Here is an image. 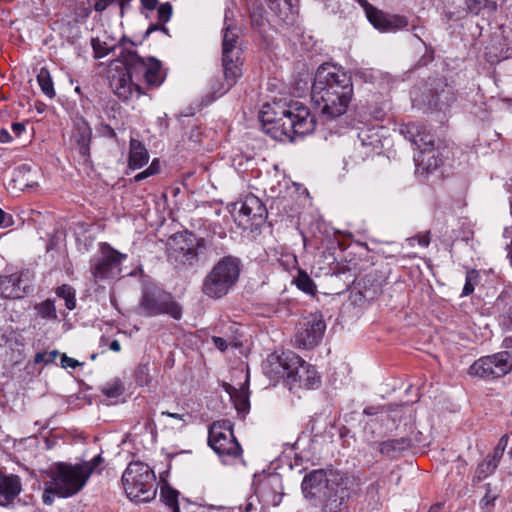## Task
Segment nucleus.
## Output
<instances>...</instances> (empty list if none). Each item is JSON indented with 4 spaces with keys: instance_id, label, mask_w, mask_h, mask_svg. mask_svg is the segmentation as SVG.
I'll return each instance as SVG.
<instances>
[{
    "instance_id": "nucleus-1",
    "label": "nucleus",
    "mask_w": 512,
    "mask_h": 512,
    "mask_svg": "<svg viewBox=\"0 0 512 512\" xmlns=\"http://www.w3.org/2000/svg\"><path fill=\"white\" fill-rule=\"evenodd\" d=\"M362 480L357 473L313 470L303 478L301 488L306 498H316L322 512H345L347 503L361 493Z\"/></svg>"
},
{
    "instance_id": "nucleus-2",
    "label": "nucleus",
    "mask_w": 512,
    "mask_h": 512,
    "mask_svg": "<svg viewBox=\"0 0 512 512\" xmlns=\"http://www.w3.org/2000/svg\"><path fill=\"white\" fill-rule=\"evenodd\" d=\"M351 76L340 66L332 63L320 65L314 75L311 100L325 120L344 115L353 98Z\"/></svg>"
},
{
    "instance_id": "nucleus-3",
    "label": "nucleus",
    "mask_w": 512,
    "mask_h": 512,
    "mask_svg": "<svg viewBox=\"0 0 512 512\" xmlns=\"http://www.w3.org/2000/svg\"><path fill=\"white\" fill-rule=\"evenodd\" d=\"M259 118L265 133L281 141H293L296 136L307 135L315 129L314 116L298 101L264 104Z\"/></svg>"
},
{
    "instance_id": "nucleus-4",
    "label": "nucleus",
    "mask_w": 512,
    "mask_h": 512,
    "mask_svg": "<svg viewBox=\"0 0 512 512\" xmlns=\"http://www.w3.org/2000/svg\"><path fill=\"white\" fill-rule=\"evenodd\" d=\"M93 472L88 463H57L50 470V480L45 483L43 502L51 505L55 496L68 498L79 493L86 485Z\"/></svg>"
},
{
    "instance_id": "nucleus-5",
    "label": "nucleus",
    "mask_w": 512,
    "mask_h": 512,
    "mask_svg": "<svg viewBox=\"0 0 512 512\" xmlns=\"http://www.w3.org/2000/svg\"><path fill=\"white\" fill-rule=\"evenodd\" d=\"M267 363L271 367V372L287 379L290 389H310L320 383L316 368L295 354L285 358L272 354L268 357Z\"/></svg>"
},
{
    "instance_id": "nucleus-6",
    "label": "nucleus",
    "mask_w": 512,
    "mask_h": 512,
    "mask_svg": "<svg viewBox=\"0 0 512 512\" xmlns=\"http://www.w3.org/2000/svg\"><path fill=\"white\" fill-rule=\"evenodd\" d=\"M240 271L241 262L237 257L221 258L203 279V294L211 299L223 298L238 282Z\"/></svg>"
},
{
    "instance_id": "nucleus-7",
    "label": "nucleus",
    "mask_w": 512,
    "mask_h": 512,
    "mask_svg": "<svg viewBox=\"0 0 512 512\" xmlns=\"http://www.w3.org/2000/svg\"><path fill=\"white\" fill-rule=\"evenodd\" d=\"M126 495L131 500L148 502L155 498L157 492L154 471L145 463H129L121 478Z\"/></svg>"
},
{
    "instance_id": "nucleus-8",
    "label": "nucleus",
    "mask_w": 512,
    "mask_h": 512,
    "mask_svg": "<svg viewBox=\"0 0 512 512\" xmlns=\"http://www.w3.org/2000/svg\"><path fill=\"white\" fill-rule=\"evenodd\" d=\"M208 444L223 464L243 462L242 448L233 434L230 421L222 420L211 424L208 431Z\"/></svg>"
},
{
    "instance_id": "nucleus-9",
    "label": "nucleus",
    "mask_w": 512,
    "mask_h": 512,
    "mask_svg": "<svg viewBox=\"0 0 512 512\" xmlns=\"http://www.w3.org/2000/svg\"><path fill=\"white\" fill-rule=\"evenodd\" d=\"M238 40L237 28L230 25L225 27L222 40V66L228 79L227 88L243 75L242 49Z\"/></svg>"
},
{
    "instance_id": "nucleus-10",
    "label": "nucleus",
    "mask_w": 512,
    "mask_h": 512,
    "mask_svg": "<svg viewBox=\"0 0 512 512\" xmlns=\"http://www.w3.org/2000/svg\"><path fill=\"white\" fill-rule=\"evenodd\" d=\"M116 62L128 65L130 69L135 71L136 75L142 73L148 86L158 87L165 79L161 62L158 59L154 57H141L133 49H123L119 52Z\"/></svg>"
},
{
    "instance_id": "nucleus-11",
    "label": "nucleus",
    "mask_w": 512,
    "mask_h": 512,
    "mask_svg": "<svg viewBox=\"0 0 512 512\" xmlns=\"http://www.w3.org/2000/svg\"><path fill=\"white\" fill-rule=\"evenodd\" d=\"M127 255L120 253L109 244L103 243L100 246L99 254L90 260V271L95 281L116 279L122 272V263Z\"/></svg>"
},
{
    "instance_id": "nucleus-12",
    "label": "nucleus",
    "mask_w": 512,
    "mask_h": 512,
    "mask_svg": "<svg viewBox=\"0 0 512 512\" xmlns=\"http://www.w3.org/2000/svg\"><path fill=\"white\" fill-rule=\"evenodd\" d=\"M512 372V353L497 352L476 360L468 369L470 376L485 380L501 378Z\"/></svg>"
},
{
    "instance_id": "nucleus-13",
    "label": "nucleus",
    "mask_w": 512,
    "mask_h": 512,
    "mask_svg": "<svg viewBox=\"0 0 512 512\" xmlns=\"http://www.w3.org/2000/svg\"><path fill=\"white\" fill-rule=\"evenodd\" d=\"M140 306L149 316L165 314L176 320L182 316V309L178 303L172 301L169 294L156 286L144 288Z\"/></svg>"
},
{
    "instance_id": "nucleus-14",
    "label": "nucleus",
    "mask_w": 512,
    "mask_h": 512,
    "mask_svg": "<svg viewBox=\"0 0 512 512\" xmlns=\"http://www.w3.org/2000/svg\"><path fill=\"white\" fill-rule=\"evenodd\" d=\"M204 247L205 240H196L192 234L188 236L183 234L175 235L172 239L168 257L180 265L193 266L198 262L197 248Z\"/></svg>"
},
{
    "instance_id": "nucleus-15",
    "label": "nucleus",
    "mask_w": 512,
    "mask_h": 512,
    "mask_svg": "<svg viewBox=\"0 0 512 512\" xmlns=\"http://www.w3.org/2000/svg\"><path fill=\"white\" fill-rule=\"evenodd\" d=\"M325 331V322H297L292 343L299 349H313L321 343Z\"/></svg>"
},
{
    "instance_id": "nucleus-16",
    "label": "nucleus",
    "mask_w": 512,
    "mask_h": 512,
    "mask_svg": "<svg viewBox=\"0 0 512 512\" xmlns=\"http://www.w3.org/2000/svg\"><path fill=\"white\" fill-rule=\"evenodd\" d=\"M135 75L133 69H130L128 65H123L121 70H117L116 73L109 76L110 87L117 97L126 101L132 97L134 92L138 95L143 94L141 86L133 80Z\"/></svg>"
},
{
    "instance_id": "nucleus-17",
    "label": "nucleus",
    "mask_w": 512,
    "mask_h": 512,
    "mask_svg": "<svg viewBox=\"0 0 512 512\" xmlns=\"http://www.w3.org/2000/svg\"><path fill=\"white\" fill-rule=\"evenodd\" d=\"M360 4L364 8L369 22L382 32H394L408 25L404 16L385 14L369 4L367 0H360Z\"/></svg>"
},
{
    "instance_id": "nucleus-18",
    "label": "nucleus",
    "mask_w": 512,
    "mask_h": 512,
    "mask_svg": "<svg viewBox=\"0 0 512 512\" xmlns=\"http://www.w3.org/2000/svg\"><path fill=\"white\" fill-rule=\"evenodd\" d=\"M267 209L263 202L255 195H247L241 202L238 216L240 223L245 227L258 226L264 222Z\"/></svg>"
},
{
    "instance_id": "nucleus-19",
    "label": "nucleus",
    "mask_w": 512,
    "mask_h": 512,
    "mask_svg": "<svg viewBox=\"0 0 512 512\" xmlns=\"http://www.w3.org/2000/svg\"><path fill=\"white\" fill-rule=\"evenodd\" d=\"M30 286L23 272L0 276V295L4 298H23Z\"/></svg>"
},
{
    "instance_id": "nucleus-20",
    "label": "nucleus",
    "mask_w": 512,
    "mask_h": 512,
    "mask_svg": "<svg viewBox=\"0 0 512 512\" xmlns=\"http://www.w3.org/2000/svg\"><path fill=\"white\" fill-rule=\"evenodd\" d=\"M401 133L413 145L417 146L419 152H422L423 148H435L433 135L421 124L408 123L403 126Z\"/></svg>"
},
{
    "instance_id": "nucleus-21",
    "label": "nucleus",
    "mask_w": 512,
    "mask_h": 512,
    "mask_svg": "<svg viewBox=\"0 0 512 512\" xmlns=\"http://www.w3.org/2000/svg\"><path fill=\"white\" fill-rule=\"evenodd\" d=\"M36 170L31 164L23 163L13 169L11 182L20 191L37 186Z\"/></svg>"
},
{
    "instance_id": "nucleus-22",
    "label": "nucleus",
    "mask_w": 512,
    "mask_h": 512,
    "mask_svg": "<svg viewBox=\"0 0 512 512\" xmlns=\"http://www.w3.org/2000/svg\"><path fill=\"white\" fill-rule=\"evenodd\" d=\"M20 492V478L16 475H4L0 471V505H9L19 495Z\"/></svg>"
},
{
    "instance_id": "nucleus-23",
    "label": "nucleus",
    "mask_w": 512,
    "mask_h": 512,
    "mask_svg": "<svg viewBox=\"0 0 512 512\" xmlns=\"http://www.w3.org/2000/svg\"><path fill=\"white\" fill-rule=\"evenodd\" d=\"M416 166L428 173L433 172L442 164V156L436 148H423L422 152L414 156Z\"/></svg>"
},
{
    "instance_id": "nucleus-24",
    "label": "nucleus",
    "mask_w": 512,
    "mask_h": 512,
    "mask_svg": "<svg viewBox=\"0 0 512 512\" xmlns=\"http://www.w3.org/2000/svg\"><path fill=\"white\" fill-rule=\"evenodd\" d=\"M413 447L410 437L390 439L379 444V452L387 457L395 458Z\"/></svg>"
},
{
    "instance_id": "nucleus-25",
    "label": "nucleus",
    "mask_w": 512,
    "mask_h": 512,
    "mask_svg": "<svg viewBox=\"0 0 512 512\" xmlns=\"http://www.w3.org/2000/svg\"><path fill=\"white\" fill-rule=\"evenodd\" d=\"M129 159H128V165L129 168L136 170L140 169L144 165L148 163L149 160V154L144 146V144L137 140V139H131L130 145H129Z\"/></svg>"
},
{
    "instance_id": "nucleus-26",
    "label": "nucleus",
    "mask_w": 512,
    "mask_h": 512,
    "mask_svg": "<svg viewBox=\"0 0 512 512\" xmlns=\"http://www.w3.org/2000/svg\"><path fill=\"white\" fill-rule=\"evenodd\" d=\"M358 140L362 148L368 149L367 153H378L383 146L378 128L375 127H366L361 129L358 133Z\"/></svg>"
},
{
    "instance_id": "nucleus-27",
    "label": "nucleus",
    "mask_w": 512,
    "mask_h": 512,
    "mask_svg": "<svg viewBox=\"0 0 512 512\" xmlns=\"http://www.w3.org/2000/svg\"><path fill=\"white\" fill-rule=\"evenodd\" d=\"M102 335L100 337V346H107L109 341L118 334L132 337V332L126 329V322H104L100 328Z\"/></svg>"
},
{
    "instance_id": "nucleus-28",
    "label": "nucleus",
    "mask_w": 512,
    "mask_h": 512,
    "mask_svg": "<svg viewBox=\"0 0 512 512\" xmlns=\"http://www.w3.org/2000/svg\"><path fill=\"white\" fill-rule=\"evenodd\" d=\"M270 10L283 22L291 23L294 12L291 0H265Z\"/></svg>"
},
{
    "instance_id": "nucleus-29",
    "label": "nucleus",
    "mask_w": 512,
    "mask_h": 512,
    "mask_svg": "<svg viewBox=\"0 0 512 512\" xmlns=\"http://www.w3.org/2000/svg\"><path fill=\"white\" fill-rule=\"evenodd\" d=\"M293 283L302 292L314 296L317 288L312 278L303 269H298L297 276L293 279Z\"/></svg>"
},
{
    "instance_id": "nucleus-30",
    "label": "nucleus",
    "mask_w": 512,
    "mask_h": 512,
    "mask_svg": "<svg viewBox=\"0 0 512 512\" xmlns=\"http://www.w3.org/2000/svg\"><path fill=\"white\" fill-rule=\"evenodd\" d=\"M56 295L68 310H73L76 307V292L75 289L67 284H63L56 289Z\"/></svg>"
},
{
    "instance_id": "nucleus-31",
    "label": "nucleus",
    "mask_w": 512,
    "mask_h": 512,
    "mask_svg": "<svg viewBox=\"0 0 512 512\" xmlns=\"http://www.w3.org/2000/svg\"><path fill=\"white\" fill-rule=\"evenodd\" d=\"M38 84L42 90V92L49 98H53L55 96V90L51 75L47 68H41L37 75Z\"/></svg>"
},
{
    "instance_id": "nucleus-32",
    "label": "nucleus",
    "mask_w": 512,
    "mask_h": 512,
    "mask_svg": "<svg viewBox=\"0 0 512 512\" xmlns=\"http://www.w3.org/2000/svg\"><path fill=\"white\" fill-rule=\"evenodd\" d=\"M227 392L230 394L231 399L238 411L245 412L249 408V398L244 390H238L229 386Z\"/></svg>"
},
{
    "instance_id": "nucleus-33",
    "label": "nucleus",
    "mask_w": 512,
    "mask_h": 512,
    "mask_svg": "<svg viewBox=\"0 0 512 512\" xmlns=\"http://www.w3.org/2000/svg\"><path fill=\"white\" fill-rule=\"evenodd\" d=\"M125 42V38L122 39L120 45L118 47H110L105 42H101L99 39L93 38L91 41V45L94 51V57L99 59L107 56L111 51L119 49L120 52L123 49H126L123 46V43Z\"/></svg>"
},
{
    "instance_id": "nucleus-34",
    "label": "nucleus",
    "mask_w": 512,
    "mask_h": 512,
    "mask_svg": "<svg viewBox=\"0 0 512 512\" xmlns=\"http://www.w3.org/2000/svg\"><path fill=\"white\" fill-rule=\"evenodd\" d=\"M498 464L499 463H497L495 460L488 456L481 463L478 464L475 472V479L477 481H481L487 478L496 470Z\"/></svg>"
},
{
    "instance_id": "nucleus-35",
    "label": "nucleus",
    "mask_w": 512,
    "mask_h": 512,
    "mask_svg": "<svg viewBox=\"0 0 512 512\" xmlns=\"http://www.w3.org/2000/svg\"><path fill=\"white\" fill-rule=\"evenodd\" d=\"M101 392L108 398H117L124 392V386L119 379H114L106 383L102 388Z\"/></svg>"
},
{
    "instance_id": "nucleus-36",
    "label": "nucleus",
    "mask_w": 512,
    "mask_h": 512,
    "mask_svg": "<svg viewBox=\"0 0 512 512\" xmlns=\"http://www.w3.org/2000/svg\"><path fill=\"white\" fill-rule=\"evenodd\" d=\"M479 281V273L475 269H470L466 272L465 284L461 293V296H469L473 293L475 286Z\"/></svg>"
},
{
    "instance_id": "nucleus-37",
    "label": "nucleus",
    "mask_w": 512,
    "mask_h": 512,
    "mask_svg": "<svg viewBox=\"0 0 512 512\" xmlns=\"http://www.w3.org/2000/svg\"><path fill=\"white\" fill-rule=\"evenodd\" d=\"M178 495V491L171 488H163L161 491V497L164 503L171 508L172 512H180Z\"/></svg>"
},
{
    "instance_id": "nucleus-38",
    "label": "nucleus",
    "mask_w": 512,
    "mask_h": 512,
    "mask_svg": "<svg viewBox=\"0 0 512 512\" xmlns=\"http://www.w3.org/2000/svg\"><path fill=\"white\" fill-rule=\"evenodd\" d=\"M223 74H224L223 81H221L219 79H215L210 84L211 92L214 95V97H216V98L221 97L224 94H226L237 83V81H235L233 84H231L227 88L226 85L228 84V79H227L226 73L224 71H223Z\"/></svg>"
},
{
    "instance_id": "nucleus-39",
    "label": "nucleus",
    "mask_w": 512,
    "mask_h": 512,
    "mask_svg": "<svg viewBox=\"0 0 512 512\" xmlns=\"http://www.w3.org/2000/svg\"><path fill=\"white\" fill-rule=\"evenodd\" d=\"M36 310L42 318H57L55 301L50 299L36 305Z\"/></svg>"
},
{
    "instance_id": "nucleus-40",
    "label": "nucleus",
    "mask_w": 512,
    "mask_h": 512,
    "mask_svg": "<svg viewBox=\"0 0 512 512\" xmlns=\"http://www.w3.org/2000/svg\"><path fill=\"white\" fill-rule=\"evenodd\" d=\"M134 377L137 385H149L151 382L149 366L147 364H140L135 370Z\"/></svg>"
},
{
    "instance_id": "nucleus-41",
    "label": "nucleus",
    "mask_w": 512,
    "mask_h": 512,
    "mask_svg": "<svg viewBox=\"0 0 512 512\" xmlns=\"http://www.w3.org/2000/svg\"><path fill=\"white\" fill-rule=\"evenodd\" d=\"M508 441H509V438L507 435H503L499 441H498V444L497 446L495 447L494 449V452L492 455H490L489 457L492 458L493 460H495L497 463L500 462V459L508 445Z\"/></svg>"
},
{
    "instance_id": "nucleus-42",
    "label": "nucleus",
    "mask_w": 512,
    "mask_h": 512,
    "mask_svg": "<svg viewBox=\"0 0 512 512\" xmlns=\"http://www.w3.org/2000/svg\"><path fill=\"white\" fill-rule=\"evenodd\" d=\"M172 16V5L169 2L161 4L158 8V20L160 23H167Z\"/></svg>"
},
{
    "instance_id": "nucleus-43",
    "label": "nucleus",
    "mask_w": 512,
    "mask_h": 512,
    "mask_svg": "<svg viewBox=\"0 0 512 512\" xmlns=\"http://www.w3.org/2000/svg\"><path fill=\"white\" fill-rule=\"evenodd\" d=\"M479 9L487 10L488 13H494L499 10L497 0H484L483 3L479 2Z\"/></svg>"
},
{
    "instance_id": "nucleus-44",
    "label": "nucleus",
    "mask_w": 512,
    "mask_h": 512,
    "mask_svg": "<svg viewBox=\"0 0 512 512\" xmlns=\"http://www.w3.org/2000/svg\"><path fill=\"white\" fill-rule=\"evenodd\" d=\"M410 241H417L420 246L427 247L430 244V232H424L411 238Z\"/></svg>"
},
{
    "instance_id": "nucleus-45",
    "label": "nucleus",
    "mask_w": 512,
    "mask_h": 512,
    "mask_svg": "<svg viewBox=\"0 0 512 512\" xmlns=\"http://www.w3.org/2000/svg\"><path fill=\"white\" fill-rule=\"evenodd\" d=\"M61 365L63 368L70 367V368L75 369L77 366L80 365V363L77 360H75L71 357H68L67 355L64 354L61 357Z\"/></svg>"
},
{
    "instance_id": "nucleus-46",
    "label": "nucleus",
    "mask_w": 512,
    "mask_h": 512,
    "mask_svg": "<svg viewBox=\"0 0 512 512\" xmlns=\"http://www.w3.org/2000/svg\"><path fill=\"white\" fill-rule=\"evenodd\" d=\"M58 354L57 351H54L52 352L50 355H49V358L46 359V354L44 353H37L36 356H35V362L36 363H40V362H52L54 360V358L56 357V355Z\"/></svg>"
},
{
    "instance_id": "nucleus-47",
    "label": "nucleus",
    "mask_w": 512,
    "mask_h": 512,
    "mask_svg": "<svg viewBox=\"0 0 512 512\" xmlns=\"http://www.w3.org/2000/svg\"><path fill=\"white\" fill-rule=\"evenodd\" d=\"M156 30H162L165 34H168V29L164 26V24H151L146 30L144 37H148L149 34Z\"/></svg>"
},
{
    "instance_id": "nucleus-48",
    "label": "nucleus",
    "mask_w": 512,
    "mask_h": 512,
    "mask_svg": "<svg viewBox=\"0 0 512 512\" xmlns=\"http://www.w3.org/2000/svg\"><path fill=\"white\" fill-rule=\"evenodd\" d=\"M161 415L162 416L171 417V418H174V419H177V420H181V421H183L184 425L187 423L185 417L186 416H190L188 413L180 414V413H171L169 411H162Z\"/></svg>"
},
{
    "instance_id": "nucleus-49",
    "label": "nucleus",
    "mask_w": 512,
    "mask_h": 512,
    "mask_svg": "<svg viewBox=\"0 0 512 512\" xmlns=\"http://www.w3.org/2000/svg\"><path fill=\"white\" fill-rule=\"evenodd\" d=\"M501 12L508 13L512 10V0H497Z\"/></svg>"
},
{
    "instance_id": "nucleus-50",
    "label": "nucleus",
    "mask_w": 512,
    "mask_h": 512,
    "mask_svg": "<svg viewBox=\"0 0 512 512\" xmlns=\"http://www.w3.org/2000/svg\"><path fill=\"white\" fill-rule=\"evenodd\" d=\"M147 172H149V175H156L160 172V164L157 159H154L152 163L149 165L148 168H146Z\"/></svg>"
},
{
    "instance_id": "nucleus-51",
    "label": "nucleus",
    "mask_w": 512,
    "mask_h": 512,
    "mask_svg": "<svg viewBox=\"0 0 512 512\" xmlns=\"http://www.w3.org/2000/svg\"><path fill=\"white\" fill-rule=\"evenodd\" d=\"M13 340H15V342H17L15 333L13 331H11L9 334H6V332H4L0 336V345H2L3 343L7 344L9 342H12Z\"/></svg>"
},
{
    "instance_id": "nucleus-52",
    "label": "nucleus",
    "mask_w": 512,
    "mask_h": 512,
    "mask_svg": "<svg viewBox=\"0 0 512 512\" xmlns=\"http://www.w3.org/2000/svg\"><path fill=\"white\" fill-rule=\"evenodd\" d=\"M11 128H12V131L14 132V134L17 137H19L25 130V125L20 122H14V123H12Z\"/></svg>"
},
{
    "instance_id": "nucleus-53",
    "label": "nucleus",
    "mask_w": 512,
    "mask_h": 512,
    "mask_svg": "<svg viewBox=\"0 0 512 512\" xmlns=\"http://www.w3.org/2000/svg\"><path fill=\"white\" fill-rule=\"evenodd\" d=\"M213 342L215 346L221 351H224L228 347L226 340L221 337H213Z\"/></svg>"
},
{
    "instance_id": "nucleus-54",
    "label": "nucleus",
    "mask_w": 512,
    "mask_h": 512,
    "mask_svg": "<svg viewBox=\"0 0 512 512\" xmlns=\"http://www.w3.org/2000/svg\"><path fill=\"white\" fill-rule=\"evenodd\" d=\"M109 4V0H95L94 9L98 12H102L106 9Z\"/></svg>"
},
{
    "instance_id": "nucleus-55",
    "label": "nucleus",
    "mask_w": 512,
    "mask_h": 512,
    "mask_svg": "<svg viewBox=\"0 0 512 512\" xmlns=\"http://www.w3.org/2000/svg\"><path fill=\"white\" fill-rule=\"evenodd\" d=\"M13 140L12 136L6 129L0 130V143H10Z\"/></svg>"
},
{
    "instance_id": "nucleus-56",
    "label": "nucleus",
    "mask_w": 512,
    "mask_h": 512,
    "mask_svg": "<svg viewBox=\"0 0 512 512\" xmlns=\"http://www.w3.org/2000/svg\"><path fill=\"white\" fill-rule=\"evenodd\" d=\"M141 4L147 10H154L157 6L158 0H140Z\"/></svg>"
},
{
    "instance_id": "nucleus-57",
    "label": "nucleus",
    "mask_w": 512,
    "mask_h": 512,
    "mask_svg": "<svg viewBox=\"0 0 512 512\" xmlns=\"http://www.w3.org/2000/svg\"><path fill=\"white\" fill-rule=\"evenodd\" d=\"M109 348L114 352H119L121 350L120 343L117 339H112L109 341Z\"/></svg>"
},
{
    "instance_id": "nucleus-58",
    "label": "nucleus",
    "mask_w": 512,
    "mask_h": 512,
    "mask_svg": "<svg viewBox=\"0 0 512 512\" xmlns=\"http://www.w3.org/2000/svg\"><path fill=\"white\" fill-rule=\"evenodd\" d=\"M148 177H150L149 172H147V170L145 169L144 171H142L134 176V181L139 182Z\"/></svg>"
},
{
    "instance_id": "nucleus-59",
    "label": "nucleus",
    "mask_w": 512,
    "mask_h": 512,
    "mask_svg": "<svg viewBox=\"0 0 512 512\" xmlns=\"http://www.w3.org/2000/svg\"><path fill=\"white\" fill-rule=\"evenodd\" d=\"M103 461L101 455L95 456L90 462H87L93 470Z\"/></svg>"
},
{
    "instance_id": "nucleus-60",
    "label": "nucleus",
    "mask_w": 512,
    "mask_h": 512,
    "mask_svg": "<svg viewBox=\"0 0 512 512\" xmlns=\"http://www.w3.org/2000/svg\"><path fill=\"white\" fill-rule=\"evenodd\" d=\"M126 329L132 332V336L140 330L138 326L132 325L131 322H126Z\"/></svg>"
},
{
    "instance_id": "nucleus-61",
    "label": "nucleus",
    "mask_w": 512,
    "mask_h": 512,
    "mask_svg": "<svg viewBox=\"0 0 512 512\" xmlns=\"http://www.w3.org/2000/svg\"><path fill=\"white\" fill-rule=\"evenodd\" d=\"M8 215L0 208V226H6V218Z\"/></svg>"
},
{
    "instance_id": "nucleus-62",
    "label": "nucleus",
    "mask_w": 512,
    "mask_h": 512,
    "mask_svg": "<svg viewBox=\"0 0 512 512\" xmlns=\"http://www.w3.org/2000/svg\"><path fill=\"white\" fill-rule=\"evenodd\" d=\"M502 346L506 349L508 348H512V338L511 337H506L504 340H503V343H502Z\"/></svg>"
},
{
    "instance_id": "nucleus-63",
    "label": "nucleus",
    "mask_w": 512,
    "mask_h": 512,
    "mask_svg": "<svg viewBox=\"0 0 512 512\" xmlns=\"http://www.w3.org/2000/svg\"><path fill=\"white\" fill-rule=\"evenodd\" d=\"M213 512H232L230 508H224V507H214L212 508Z\"/></svg>"
},
{
    "instance_id": "nucleus-64",
    "label": "nucleus",
    "mask_w": 512,
    "mask_h": 512,
    "mask_svg": "<svg viewBox=\"0 0 512 512\" xmlns=\"http://www.w3.org/2000/svg\"><path fill=\"white\" fill-rule=\"evenodd\" d=\"M239 508L242 512H250L253 508V504L251 502H248L243 509L241 506Z\"/></svg>"
}]
</instances>
